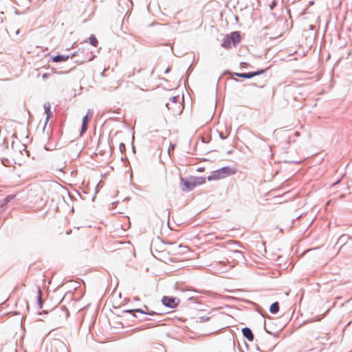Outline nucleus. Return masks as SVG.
<instances>
[{
	"instance_id": "23",
	"label": "nucleus",
	"mask_w": 352,
	"mask_h": 352,
	"mask_svg": "<svg viewBox=\"0 0 352 352\" xmlns=\"http://www.w3.org/2000/svg\"><path fill=\"white\" fill-rule=\"evenodd\" d=\"M166 107L168 109H170V107H169V103H166Z\"/></svg>"
},
{
	"instance_id": "14",
	"label": "nucleus",
	"mask_w": 352,
	"mask_h": 352,
	"mask_svg": "<svg viewBox=\"0 0 352 352\" xmlns=\"http://www.w3.org/2000/svg\"><path fill=\"white\" fill-rule=\"evenodd\" d=\"M37 289H38V295H37L38 305V307L40 309H42L43 308V301L42 297H41L42 296V292H41L40 287H38Z\"/></svg>"
},
{
	"instance_id": "27",
	"label": "nucleus",
	"mask_w": 352,
	"mask_h": 352,
	"mask_svg": "<svg viewBox=\"0 0 352 352\" xmlns=\"http://www.w3.org/2000/svg\"><path fill=\"white\" fill-rule=\"evenodd\" d=\"M236 254H241V252H239V251H236Z\"/></svg>"
},
{
	"instance_id": "26",
	"label": "nucleus",
	"mask_w": 352,
	"mask_h": 352,
	"mask_svg": "<svg viewBox=\"0 0 352 352\" xmlns=\"http://www.w3.org/2000/svg\"><path fill=\"white\" fill-rule=\"evenodd\" d=\"M16 34H19V30H17L16 31Z\"/></svg>"
},
{
	"instance_id": "7",
	"label": "nucleus",
	"mask_w": 352,
	"mask_h": 352,
	"mask_svg": "<svg viewBox=\"0 0 352 352\" xmlns=\"http://www.w3.org/2000/svg\"><path fill=\"white\" fill-rule=\"evenodd\" d=\"M124 312L132 314L133 316H134V314H133L134 312H139V313H141L143 314H147L149 316H154V315L158 314V313L153 311L146 312L144 310H142V309H129V310L124 311Z\"/></svg>"
},
{
	"instance_id": "13",
	"label": "nucleus",
	"mask_w": 352,
	"mask_h": 352,
	"mask_svg": "<svg viewBox=\"0 0 352 352\" xmlns=\"http://www.w3.org/2000/svg\"><path fill=\"white\" fill-rule=\"evenodd\" d=\"M278 311H279V303L278 302H275L272 303L270 307V311L272 314H275L278 313Z\"/></svg>"
},
{
	"instance_id": "5",
	"label": "nucleus",
	"mask_w": 352,
	"mask_h": 352,
	"mask_svg": "<svg viewBox=\"0 0 352 352\" xmlns=\"http://www.w3.org/2000/svg\"><path fill=\"white\" fill-rule=\"evenodd\" d=\"M230 40L232 41V46L235 47L241 40V36L239 32L234 31L228 35Z\"/></svg>"
},
{
	"instance_id": "21",
	"label": "nucleus",
	"mask_w": 352,
	"mask_h": 352,
	"mask_svg": "<svg viewBox=\"0 0 352 352\" xmlns=\"http://www.w3.org/2000/svg\"><path fill=\"white\" fill-rule=\"evenodd\" d=\"M265 331H266L267 333H269V334H270V335H272V336H276L277 335V333H273V332H272V331H269V330L267 329V327H265Z\"/></svg>"
},
{
	"instance_id": "24",
	"label": "nucleus",
	"mask_w": 352,
	"mask_h": 352,
	"mask_svg": "<svg viewBox=\"0 0 352 352\" xmlns=\"http://www.w3.org/2000/svg\"><path fill=\"white\" fill-rule=\"evenodd\" d=\"M85 60H80V61L79 62V63H80V64H82V63H85Z\"/></svg>"
},
{
	"instance_id": "9",
	"label": "nucleus",
	"mask_w": 352,
	"mask_h": 352,
	"mask_svg": "<svg viewBox=\"0 0 352 352\" xmlns=\"http://www.w3.org/2000/svg\"><path fill=\"white\" fill-rule=\"evenodd\" d=\"M221 46L223 47L224 48H226V49H228V48H231L232 46V41L230 40V37L229 36H226L223 41H222V43H221Z\"/></svg>"
},
{
	"instance_id": "17",
	"label": "nucleus",
	"mask_w": 352,
	"mask_h": 352,
	"mask_svg": "<svg viewBox=\"0 0 352 352\" xmlns=\"http://www.w3.org/2000/svg\"><path fill=\"white\" fill-rule=\"evenodd\" d=\"M44 109H45V112L47 113V117H46V120H45V124H46L50 117V115H51V112L50 110V104L47 105L45 104L44 105Z\"/></svg>"
},
{
	"instance_id": "2",
	"label": "nucleus",
	"mask_w": 352,
	"mask_h": 352,
	"mask_svg": "<svg viewBox=\"0 0 352 352\" xmlns=\"http://www.w3.org/2000/svg\"><path fill=\"white\" fill-rule=\"evenodd\" d=\"M162 304L169 308H175L179 302V299L173 296H164L162 299Z\"/></svg>"
},
{
	"instance_id": "20",
	"label": "nucleus",
	"mask_w": 352,
	"mask_h": 352,
	"mask_svg": "<svg viewBox=\"0 0 352 352\" xmlns=\"http://www.w3.org/2000/svg\"><path fill=\"white\" fill-rule=\"evenodd\" d=\"M179 96H173L170 98L171 102L177 104L179 101Z\"/></svg>"
},
{
	"instance_id": "1",
	"label": "nucleus",
	"mask_w": 352,
	"mask_h": 352,
	"mask_svg": "<svg viewBox=\"0 0 352 352\" xmlns=\"http://www.w3.org/2000/svg\"><path fill=\"white\" fill-rule=\"evenodd\" d=\"M181 183L182 184V189L183 191H191L197 186L205 183L206 178L204 177H197L192 178L189 180L185 179L183 177L180 178Z\"/></svg>"
},
{
	"instance_id": "8",
	"label": "nucleus",
	"mask_w": 352,
	"mask_h": 352,
	"mask_svg": "<svg viewBox=\"0 0 352 352\" xmlns=\"http://www.w3.org/2000/svg\"><path fill=\"white\" fill-rule=\"evenodd\" d=\"M222 178L226 177L233 173L232 168L228 166L221 168L218 170Z\"/></svg>"
},
{
	"instance_id": "6",
	"label": "nucleus",
	"mask_w": 352,
	"mask_h": 352,
	"mask_svg": "<svg viewBox=\"0 0 352 352\" xmlns=\"http://www.w3.org/2000/svg\"><path fill=\"white\" fill-rule=\"evenodd\" d=\"M243 336L249 341L252 342L254 340V334L249 327H244L242 329Z\"/></svg>"
},
{
	"instance_id": "16",
	"label": "nucleus",
	"mask_w": 352,
	"mask_h": 352,
	"mask_svg": "<svg viewBox=\"0 0 352 352\" xmlns=\"http://www.w3.org/2000/svg\"><path fill=\"white\" fill-rule=\"evenodd\" d=\"M89 43L91 45H93L94 47L97 46L98 41L94 35H91L89 38Z\"/></svg>"
},
{
	"instance_id": "11",
	"label": "nucleus",
	"mask_w": 352,
	"mask_h": 352,
	"mask_svg": "<svg viewBox=\"0 0 352 352\" xmlns=\"http://www.w3.org/2000/svg\"><path fill=\"white\" fill-rule=\"evenodd\" d=\"M69 56L64 55H56L53 58V62L59 63V62H65L69 59Z\"/></svg>"
},
{
	"instance_id": "25",
	"label": "nucleus",
	"mask_w": 352,
	"mask_h": 352,
	"mask_svg": "<svg viewBox=\"0 0 352 352\" xmlns=\"http://www.w3.org/2000/svg\"><path fill=\"white\" fill-rule=\"evenodd\" d=\"M46 77H47V74H44L43 75V78H46Z\"/></svg>"
},
{
	"instance_id": "4",
	"label": "nucleus",
	"mask_w": 352,
	"mask_h": 352,
	"mask_svg": "<svg viewBox=\"0 0 352 352\" xmlns=\"http://www.w3.org/2000/svg\"><path fill=\"white\" fill-rule=\"evenodd\" d=\"M265 72V69H261L256 72H248V73H234V74L236 76L244 78H251L257 75H260L263 74Z\"/></svg>"
},
{
	"instance_id": "22",
	"label": "nucleus",
	"mask_w": 352,
	"mask_h": 352,
	"mask_svg": "<svg viewBox=\"0 0 352 352\" xmlns=\"http://www.w3.org/2000/svg\"><path fill=\"white\" fill-rule=\"evenodd\" d=\"M219 137L221 140H225L226 138V136H225L221 132H219Z\"/></svg>"
},
{
	"instance_id": "3",
	"label": "nucleus",
	"mask_w": 352,
	"mask_h": 352,
	"mask_svg": "<svg viewBox=\"0 0 352 352\" xmlns=\"http://www.w3.org/2000/svg\"><path fill=\"white\" fill-rule=\"evenodd\" d=\"M93 114L94 112L91 110L89 109L87 114L83 117L82 126L80 129V135H82L87 130L88 123L91 120Z\"/></svg>"
},
{
	"instance_id": "29",
	"label": "nucleus",
	"mask_w": 352,
	"mask_h": 352,
	"mask_svg": "<svg viewBox=\"0 0 352 352\" xmlns=\"http://www.w3.org/2000/svg\"><path fill=\"white\" fill-rule=\"evenodd\" d=\"M93 58H94V56H93L92 58H89V59H88V61L91 60L93 59Z\"/></svg>"
},
{
	"instance_id": "10",
	"label": "nucleus",
	"mask_w": 352,
	"mask_h": 352,
	"mask_svg": "<svg viewBox=\"0 0 352 352\" xmlns=\"http://www.w3.org/2000/svg\"><path fill=\"white\" fill-rule=\"evenodd\" d=\"M349 239H351V237L348 236L347 234H344L339 237L337 241V244H341V247H342L347 243Z\"/></svg>"
},
{
	"instance_id": "28",
	"label": "nucleus",
	"mask_w": 352,
	"mask_h": 352,
	"mask_svg": "<svg viewBox=\"0 0 352 352\" xmlns=\"http://www.w3.org/2000/svg\"><path fill=\"white\" fill-rule=\"evenodd\" d=\"M76 56V52L72 54V57H74Z\"/></svg>"
},
{
	"instance_id": "15",
	"label": "nucleus",
	"mask_w": 352,
	"mask_h": 352,
	"mask_svg": "<svg viewBox=\"0 0 352 352\" xmlns=\"http://www.w3.org/2000/svg\"><path fill=\"white\" fill-rule=\"evenodd\" d=\"M14 197V195H8L3 200H0V202L5 207L13 199Z\"/></svg>"
},
{
	"instance_id": "12",
	"label": "nucleus",
	"mask_w": 352,
	"mask_h": 352,
	"mask_svg": "<svg viewBox=\"0 0 352 352\" xmlns=\"http://www.w3.org/2000/svg\"><path fill=\"white\" fill-rule=\"evenodd\" d=\"M222 179L219 170H216L213 172V173L208 177V180L211 181L214 179Z\"/></svg>"
},
{
	"instance_id": "18",
	"label": "nucleus",
	"mask_w": 352,
	"mask_h": 352,
	"mask_svg": "<svg viewBox=\"0 0 352 352\" xmlns=\"http://www.w3.org/2000/svg\"><path fill=\"white\" fill-rule=\"evenodd\" d=\"M261 346L264 348V349H260V346H257V349L259 350L260 351H263V352H267L269 351H271L274 346H270L269 347H265V346H263V344H261Z\"/></svg>"
},
{
	"instance_id": "19",
	"label": "nucleus",
	"mask_w": 352,
	"mask_h": 352,
	"mask_svg": "<svg viewBox=\"0 0 352 352\" xmlns=\"http://www.w3.org/2000/svg\"><path fill=\"white\" fill-rule=\"evenodd\" d=\"M324 317V315H322L321 317L320 316H316L314 318H313L311 320H306L303 322V324H306V323H308V322H314V321H318L320 320L321 318H322Z\"/></svg>"
}]
</instances>
